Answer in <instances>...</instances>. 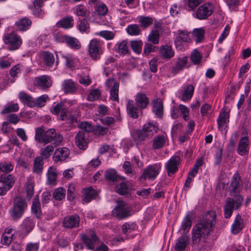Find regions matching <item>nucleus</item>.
<instances>
[{
  "label": "nucleus",
  "instance_id": "nucleus-58",
  "mask_svg": "<svg viewBox=\"0 0 251 251\" xmlns=\"http://www.w3.org/2000/svg\"><path fill=\"white\" fill-rule=\"evenodd\" d=\"M66 107L63 102H60L53 106L51 110L52 114L58 115Z\"/></svg>",
  "mask_w": 251,
  "mask_h": 251
},
{
  "label": "nucleus",
  "instance_id": "nucleus-43",
  "mask_svg": "<svg viewBox=\"0 0 251 251\" xmlns=\"http://www.w3.org/2000/svg\"><path fill=\"white\" fill-rule=\"evenodd\" d=\"M165 142V136L158 135L153 139L152 147L155 149H160L164 145Z\"/></svg>",
  "mask_w": 251,
  "mask_h": 251
},
{
  "label": "nucleus",
  "instance_id": "nucleus-36",
  "mask_svg": "<svg viewBox=\"0 0 251 251\" xmlns=\"http://www.w3.org/2000/svg\"><path fill=\"white\" fill-rule=\"evenodd\" d=\"M31 211L36 218H39L40 217L41 215V210L40 208V203L38 198L34 199L31 206Z\"/></svg>",
  "mask_w": 251,
  "mask_h": 251
},
{
  "label": "nucleus",
  "instance_id": "nucleus-55",
  "mask_svg": "<svg viewBox=\"0 0 251 251\" xmlns=\"http://www.w3.org/2000/svg\"><path fill=\"white\" fill-rule=\"evenodd\" d=\"M49 97L46 95H43L36 100H33L34 106H36L38 107H42L45 105L47 100Z\"/></svg>",
  "mask_w": 251,
  "mask_h": 251
},
{
  "label": "nucleus",
  "instance_id": "nucleus-29",
  "mask_svg": "<svg viewBox=\"0 0 251 251\" xmlns=\"http://www.w3.org/2000/svg\"><path fill=\"white\" fill-rule=\"evenodd\" d=\"M42 58L46 67L49 68L51 67L54 62L55 58L53 54L48 51H45L42 54Z\"/></svg>",
  "mask_w": 251,
  "mask_h": 251
},
{
  "label": "nucleus",
  "instance_id": "nucleus-26",
  "mask_svg": "<svg viewBox=\"0 0 251 251\" xmlns=\"http://www.w3.org/2000/svg\"><path fill=\"white\" fill-rule=\"evenodd\" d=\"M229 117V110L227 108H223L218 120V125L219 128H222L225 124L228 122Z\"/></svg>",
  "mask_w": 251,
  "mask_h": 251
},
{
  "label": "nucleus",
  "instance_id": "nucleus-34",
  "mask_svg": "<svg viewBox=\"0 0 251 251\" xmlns=\"http://www.w3.org/2000/svg\"><path fill=\"white\" fill-rule=\"evenodd\" d=\"M0 182L3 183L4 185L10 189L14 183V180L12 175H6L2 174L0 178Z\"/></svg>",
  "mask_w": 251,
  "mask_h": 251
},
{
  "label": "nucleus",
  "instance_id": "nucleus-12",
  "mask_svg": "<svg viewBox=\"0 0 251 251\" xmlns=\"http://www.w3.org/2000/svg\"><path fill=\"white\" fill-rule=\"evenodd\" d=\"M177 32V35L176 37L175 43L176 48L181 50L184 44L190 41V38L188 31L186 30H178Z\"/></svg>",
  "mask_w": 251,
  "mask_h": 251
},
{
  "label": "nucleus",
  "instance_id": "nucleus-22",
  "mask_svg": "<svg viewBox=\"0 0 251 251\" xmlns=\"http://www.w3.org/2000/svg\"><path fill=\"white\" fill-rule=\"evenodd\" d=\"M80 236L88 249L90 250H94L95 249L94 244L96 243L98 241V237L94 232L91 233V238L84 233L81 234Z\"/></svg>",
  "mask_w": 251,
  "mask_h": 251
},
{
  "label": "nucleus",
  "instance_id": "nucleus-38",
  "mask_svg": "<svg viewBox=\"0 0 251 251\" xmlns=\"http://www.w3.org/2000/svg\"><path fill=\"white\" fill-rule=\"evenodd\" d=\"M19 98L21 101L25 104L30 107L34 106L33 99L27 94L24 92H21L19 93Z\"/></svg>",
  "mask_w": 251,
  "mask_h": 251
},
{
  "label": "nucleus",
  "instance_id": "nucleus-28",
  "mask_svg": "<svg viewBox=\"0 0 251 251\" xmlns=\"http://www.w3.org/2000/svg\"><path fill=\"white\" fill-rule=\"evenodd\" d=\"M74 21L72 16H67L58 21L56 24L58 27L65 29L70 28L73 27Z\"/></svg>",
  "mask_w": 251,
  "mask_h": 251
},
{
  "label": "nucleus",
  "instance_id": "nucleus-30",
  "mask_svg": "<svg viewBox=\"0 0 251 251\" xmlns=\"http://www.w3.org/2000/svg\"><path fill=\"white\" fill-rule=\"evenodd\" d=\"M31 21L26 18H23L16 22L17 28L21 31H25L28 29L31 25Z\"/></svg>",
  "mask_w": 251,
  "mask_h": 251
},
{
  "label": "nucleus",
  "instance_id": "nucleus-61",
  "mask_svg": "<svg viewBox=\"0 0 251 251\" xmlns=\"http://www.w3.org/2000/svg\"><path fill=\"white\" fill-rule=\"evenodd\" d=\"M26 191L27 197L30 199L34 194V184L31 180H28L26 184Z\"/></svg>",
  "mask_w": 251,
  "mask_h": 251
},
{
  "label": "nucleus",
  "instance_id": "nucleus-17",
  "mask_svg": "<svg viewBox=\"0 0 251 251\" xmlns=\"http://www.w3.org/2000/svg\"><path fill=\"white\" fill-rule=\"evenodd\" d=\"M69 150L66 148H59L56 149L53 155V159L55 162L63 161L69 156Z\"/></svg>",
  "mask_w": 251,
  "mask_h": 251
},
{
  "label": "nucleus",
  "instance_id": "nucleus-20",
  "mask_svg": "<svg viewBox=\"0 0 251 251\" xmlns=\"http://www.w3.org/2000/svg\"><path fill=\"white\" fill-rule=\"evenodd\" d=\"M136 106L141 109H145L149 103V99L146 95L143 93H138L135 98Z\"/></svg>",
  "mask_w": 251,
  "mask_h": 251
},
{
  "label": "nucleus",
  "instance_id": "nucleus-14",
  "mask_svg": "<svg viewBox=\"0 0 251 251\" xmlns=\"http://www.w3.org/2000/svg\"><path fill=\"white\" fill-rule=\"evenodd\" d=\"M180 161L179 156L174 155L166 163L165 167L169 176H171L176 172Z\"/></svg>",
  "mask_w": 251,
  "mask_h": 251
},
{
  "label": "nucleus",
  "instance_id": "nucleus-37",
  "mask_svg": "<svg viewBox=\"0 0 251 251\" xmlns=\"http://www.w3.org/2000/svg\"><path fill=\"white\" fill-rule=\"evenodd\" d=\"M96 195V192L92 187L85 189L83 191V200L86 202H89Z\"/></svg>",
  "mask_w": 251,
  "mask_h": 251
},
{
  "label": "nucleus",
  "instance_id": "nucleus-25",
  "mask_svg": "<svg viewBox=\"0 0 251 251\" xmlns=\"http://www.w3.org/2000/svg\"><path fill=\"white\" fill-rule=\"evenodd\" d=\"M35 83L36 85L43 88H49L51 85V81L50 77L47 75H42L35 78Z\"/></svg>",
  "mask_w": 251,
  "mask_h": 251
},
{
  "label": "nucleus",
  "instance_id": "nucleus-48",
  "mask_svg": "<svg viewBox=\"0 0 251 251\" xmlns=\"http://www.w3.org/2000/svg\"><path fill=\"white\" fill-rule=\"evenodd\" d=\"M127 33L132 36H136L140 33L141 30L138 25L132 24L126 28Z\"/></svg>",
  "mask_w": 251,
  "mask_h": 251
},
{
  "label": "nucleus",
  "instance_id": "nucleus-7",
  "mask_svg": "<svg viewBox=\"0 0 251 251\" xmlns=\"http://www.w3.org/2000/svg\"><path fill=\"white\" fill-rule=\"evenodd\" d=\"M243 183L238 173H235L231 179L229 186L231 196L236 198L242 189Z\"/></svg>",
  "mask_w": 251,
  "mask_h": 251
},
{
  "label": "nucleus",
  "instance_id": "nucleus-24",
  "mask_svg": "<svg viewBox=\"0 0 251 251\" xmlns=\"http://www.w3.org/2000/svg\"><path fill=\"white\" fill-rule=\"evenodd\" d=\"M189 237L183 235L176 241L175 249L176 251H183L188 244Z\"/></svg>",
  "mask_w": 251,
  "mask_h": 251
},
{
  "label": "nucleus",
  "instance_id": "nucleus-21",
  "mask_svg": "<svg viewBox=\"0 0 251 251\" xmlns=\"http://www.w3.org/2000/svg\"><path fill=\"white\" fill-rule=\"evenodd\" d=\"M249 141L247 137H242L238 144L237 149V152L240 155H245L247 154L249 151Z\"/></svg>",
  "mask_w": 251,
  "mask_h": 251
},
{
  "label": "nucleus",
  "instance_id": "nucleus-15",
  "mask_svg": "<svg viewBox=\"0 0 251 251\" xmlns=\"http://www.w3.org/2000/svg\"><path fill=\"white\" fill-rule=\"evenodd\" d=\"M212 4L207 3L200 6L197 10V17L199 19H205L210 16L213 10Z\"/></svg>",
  "mask_w": 251,
  "mask_h": 251
},
{
  "label": "nucleus",
  "instance_id": "nucleus-4",
  "mask_svg": "<svg viewBox=\"0 0 251 251\" xmlns=\"http://www.w3.org/2000/svg\"><path fill=\"white\" fill-rule=\"evenodd\" d=\"M63 140V137L60 134H57L54 129H49L45 131L42 143L46 145L53 141L55 146H59Z\"/></svg>",
  "mask_w": 251,
  "mask_h": 251
},
{
  "label": "nucleus",
  "instance_id": "nucleus-18",
  "mask_svg": "<svg viewBox=\"0 0 251 251\" xmlns=\"http://www.w3.org/2000/svg\"><path fill=\"white\" fill-rule=\"evenodd\" d=\"M159 55L161 58L169 60L174 56L175 51L172 46L163 45L160 47Z\"/></svg>",
  "mask_w": 251,
  "mask_h": 251
},
{
  "label": "nucleus",
  "instance_id": "nucleus-23",
  "mask_svg": "<svg viewBox=\"0 0 251 251\" xmlns=\"http://www.w3.org/2000/svg\"><path fill=\"white\" fill-rule=\"evenodd\" d=\"M62 39L63 42L73 49L78 50L81 48V44L76 38L64 35Z\"/></svg>",
  "mask_w": 251,
  "mask_h": 251
},
{
  "label": "nucleus",
  "instance_id": "nucleus-8",
  "mask_svg": "<svg viewBox=\"0 0 251 251\" xmlns=\"http://www.w3.org/2000/svg\"><path fill=\"white\" fill-rule=\"evenodd\" d=\"M160 169V164L149 165L144 170L141 177L144 179H154L158 175Z\"/></svg>",
  "mask_w": 251,
  "mask_h": 251
},
{
  "label": "nucleus",
  "instance_id": "nucleus-35",
  "mask_svg": "<svg viewBox=\"0 0 251 251\" xmlns=\"http://www.w3.org/2000/svg\"><path fill=\"white\" fill-rule=\"evenodd\" d=\"M43 169V158L40 156L36 157L34 160L33 172L34 173L40 174Z\"/></svg>",
  "mask_w": 251,
  "mask_h": 251
},
{
  "label": "nucleus",
  "instance_id": "nucleus-50",
  "mask_svg": "<svg viewBox=\"0 0 251 251\" xmlns=\"http://www.w3.org/2000/svg\"><path fill=\"white\" fill-rule=\"evenodd\" d=\"M54 150V147L51 145H49L42 149L41 151V155L43 159L49 158L52 153Z\"/></svg>",
  "mask_w": 251,
  "mask_h": 251
},
{
  "label": "nucleus",
  "instance_id": "nucleus-54",
  "mask_svg": "<svg viewBox=\"0 0 251 251\" xmlns=\"http://www.w3.org/2000/svg\"><path fill=\"white\" fill-rule=\"evenodd\" d=\"M152 19L150 17L140 16L139 18V22L141 26L146 28L152 24Z\"/></svg>",
  "mask_w": 251,
  "mask_h": 251
},
{
  "label": "nucleus",
  "instance_id": "nucleus-3",
  "mask_svg": "<svg viewBox=\"0 0 251 251\" xmlns=\"http://www.w3.org/2000/svg\"><path fill=\"white\" fill-rule=\"evenodd\" d=\"M233 198L228 197L226 199L224 206V216L227 219L231 217L233 210L238 209L241 206L243 201V197L238 195Z\"/></svg>",
  "mask_w": 251,
  "mask_h": 251
},
{
  "label": "nucleus",
  "instance_id": "nucleus-42",
  "mask_svg": "<svg viewBox=\"0 0 251 251\" xmlns=\"http://www.w3.org/2000/svg\"><path fill=\"white\" fill-rule=\"evenodd\" d=\"M153 112L159 118H161L163 114V105L160 101H155L152 108Z\"/></svg>",
  "mask_w": 251,
  "mask_h": 251
},
{
  "label": "nucleus",
  "instance_id": "nucleus-51",
  "mask_svg": "<svg viewBox=\"0 0 251 251\" xmlns=\"http://www.w3.org/2000/svg\"><path fill=\"white\" fill-rule=\"evenodd\" d=\"M45 133V128L43 126L35 128V140L39 143H42Z\"/></svg>",
  "mask_w": 251,
  "mask_h": 251
},
{
  "label": "nucleus",
  "instance_id": "nucleus-45",
  "mask_svg": "<svg viewBox=\"0 0 251 251\" xmlns=\"http://www.w3.org/2000/svg\"><path fill=\"white\" fill-rule=\"evenodd\" d=\"M14 169V165L10 162L3 161L0 162V171L3 174H8Z\"/></svg>",
  "mask_w": 251,
  "mask_h": 251
},
{
  "label": "nucleus",
  "instance_id": "nucleus-1",
  "mask_svg": "<svg viewBox=\"0 0 251 251\" xmlns=\"http://www.w3.org/2000/svg\"><path fill=\"white\" fill-rule=\"evenodd\" d=\"M216 215L213 211L207 212L201 222L192 229V243L198 244L202 237L208 235L213 229Z\"/></svg>",
  "mask_w": 251,
  "mask_h": 251
},
{
  "label": "nucleus",
  "instance_id": "nucleus-6",
  "mask_svg": "<svg viewBox=\"0 0 251 251\" xmlns=\"http://www.w3.org/2000/svg\"><path fill=\"white\" fill-rule=\"evenodd\" d=\"M3 41L5 44L9 45V48L11 50H17L22 44V40L20 37L14 32H12L4 36Z\"/></svg>",
  "mask_w": 251,
  "mask_h": 251
},
{
  "label": "nucleus",
  "instance_id": "nucleus-32",
  "mask_svg": "<svg viewBox=\"0 0 251 251\" xmlns=\"http://www.w3.org/2000/svg\"><path fill=\"white\" fill-rule=\"evenodd\" d=\"M126 108L128 115L134 119L138 117V109H139L137 106H135L133 104V101L131 100H128L126 105Z\"/></svg>",
  "mask_w": 251,
  "mask_h": 251
},
{
  "label": "nucleus",
  "instance_id": "nucleus-44",
  "mask_svg": "<svg viewBox=\"0 0 251 251\" xmlns=\"http://www.w3.org/2000/svg\"><path fill=\"white\" fill-rule=\"evenodd\" d=\"M204 31L203 29L196 28L193 31V35L196 43H200L204 38Z\"/></svg>",
  "mask_w": 251,
  "mask_h": 251
},
{
  "label": "nucleus",
  "instance_id": "nucleus-57",
  "mask_svg": "<svg viewBox=\"0 0 251 251\" xmlns=\"http://www.w3.org/2000/svg\"><path fill=\"white\" fill-rule=\"evenodd\" d=\"M97 35L104 38L107 40H112L114 38L115 33L111 31L102 30L96 33Z\"/></svg>",
  "mask_w": 251,
  "mask_h": 251
},
{
  "label": "nucleus",
  "instance_id": "nucleus-63",
  "mask_svg": "<svg viewBox=\"0 0 251 251\" xmlns=\"http://www.w3.org/2000/svg\"><path fill=\"white\" fill-rule=\"evenodd\" d=\"M79 127L81 129V131L89 133L92 132L94 128L91 124L87 122H83L79 125Z\"/></svg>",
  "mask_w": 251,
  "mask_h": 251
},
{
  "label": "nucleus",
  "instance_id": "nucleus-13",
  "mask_svg": "<svg viewBox=\"0 0 251 251\" xmlns=\"http://www.w3.org/2000/svg\"><path fill=\"white\" fill-rule=\"evenodd\" d=\"M89 133L83 131H80L77 133L75 137V144L80 149L85 150L88 143Z\"/></svg>",
  "mask_w": 251,
  "mask_h": 251
},
{
  "label": "nucleus",
  "instance_id": "nucleus-52",
  "mask_svg": "<svg viewBox=\"0 0 251 251\" xmlns=\"http://www.w3.org/2000/svg\"><path fill=\"white\" fill-rule=\"evenodd\" d=\"M202 58L201 54L197 50L192 51L191 55L192 62L196 65L199 64Z\"/></svg>",
  "mask_w": 251,
  "mask_h": 251
},
{
  "label": "nucleus",
  "instance_id": "nucleus-5",
  "mask_svg": "<svg viewBox=\"0 0 251 251\" xmlns=\"http://www.w3.org/2000/svg\"><path fill=\"white\" fill-rule=\"evenodd\" d=\"M157 130L156 124L148 123L144 126L142 130L137 133L138 137L140 140H144L146 138L151 137Z\"/></svg>",
  "mask_w": 251,
  "mask_h": 251
},
{
  "label": "nucleus",
  "instance_id": "nucleus-56",
  "mask_svg": "<svg viewBox=\"0 0 251 251\" xmlns=\"http://www.w3.org/2000/svg\"><path fill=\"white\" fill-rule=\"evenodd\" d=\"M65 196V190L61 187L56 189L53 193V198L57 201L61 200Z\"/></svg>",
  "mask_w": 251,
  "mask_h": 251
},
{
  "label": "nucleus",
  "instance_id": "nucleus-46",
  "mask_svg": "<svg viewBox=\"0 0 251 251\" xmlns=\"http://www.w3.org/2000/svg\"><path fill=\"white\" fill-rule=\"evenodd\" d=\"M47 176L49 183L54 184L55 182L57 176V171L55 168L50 167L47 173Z\"/></svg>",
  "mask_w": 251,
  "mask_h": 251
},
{
  "label": "nucleus",
  "instance_id": "nucleus-49",
  "mask_svg": "<svg viewBox=\"0 0 251 251\" xmlns=\"http://www.w3.org/2000/svg\"><path fill=\"white\" fill-rule=\"evenodd\" d=\"M130 190L129 185H127L125 182H122L117 185L116 191L120 195L128 194Z\"/></svg>",
  "mask_w": 251,
  "mask_h": 251
},
{
  "label": "nucleus",
  "instance_id": "nucleus-19",
  "mask_svg": "<svg viewBox=\"0 0 251 251\" xmlns=\"http://www.w3.org/2000/svg\"><path fill=\"white\" fill-rule=\"evenodd\" d=\"M79 221L80 219L78 216L76 215H72L65 218L63 225L66 228L76 227L79 226Z\"/></svg>",
  "mask_w": 251,
  "mask_h": 251
},
{
  "label": "nucleus",
  "instance_id": "nucleus-9",
  "mask_svg": "<svg viewBox=\"0 0 251 251\" xmlns=\"http://www.w3.org/2000/svg\"><path fill=\"white\" fill-rule=\"evenodd\" d=\"M112 215L120 219H124L130 216L129 209L124 201H119L112 210Z\"/></svg>",
  "mask_w": 251,
  "mask_h": 251
},
{
  "label": "nucleus",
  "instance_id": "nucleus-16",
  "mask_svg": "<svg viewBox=\"0 0 251 251\" xmlns=\"http://www.w3.org/2000/svg\"><path fill=\"white\" fill-rule=\"evenodd\" d=\"M174 61L175 65L172 67V72L176 74L187 66L188 59L186 56H182L176 58Z\"/></svg>",
  "mask_w": 251,
  "mask_h": 251
},
{
  "label": "nucleus",
  "instance_id": "nucleus-27",
  "mask_svg": "<svg viewBox=\"0 0 251 251\" xmlns=\"http://www.w3.org/2000/svg\"><path fill=\"white\" fill-rule=\"evenodd\" d=\"M62 87L65 93H73L76 91L75 84L72 79L65 80L62 83Z\"/></svg>",
  "mask_w": 251,
  "mask_h": 251
},
{
  "label": "nucleus",
  "instance_id": "nucleus-10",
  "mask_svg": "<svg viewBox=\"0 0 251 251\" xmlns=\"http://www.w3.org/2000/svg\"><path fill=\"white\" fill-rule=\"evenodd\" d=\"M105 84L107 87L110 89V99L113 101H118L119 84L115 79L110 78L107 80Z\"/></svg>",
  "mask_w": 251,
  "mask_h": 251
},
{
  "label": "nucleus",
  "instance_id": "nucleus-31",
  "mask_svg": "<svg viewBox=\"0 0 251 251\" xmlns=\"http://www.w3.org/2000/svg\"><path fill=\"white\" fill-rule=\"evenodd\" d=\"M194 91V86L191 84L188 85L183 90L180 99L184 101L190 100L193 96Z\"/></svg>",
  "mask_w": 251,
  "mask_h": 251
},
{
  "label": "nucleus",
  "instance_id": "nucleus-60",
  "mask_svg": "<svg viewBox=\"0 0 251 251\" xmlns=\"http://www.w3.org/2000/svg\"><path fill=\"white\" fill-rule=\"evenodd\" d=\"M142 42L141 41H132L130 45L132 50L137 53H140L142 50Z\"/></svg>",
  "mask_w": 251,
  "mask_h": 251
},
{
  "label": "nucleus",
  "instance_id": "nucleus-41",
  "mask_svg": "<svg viewBox=\"0 0 251 251\" xmlns=\"http://www.w3.org/2000/svg\"><path fill=\"white\" fill-rule=\"evenodd\" d=\"M75 13L78 16L87 17L90 12L86 7L82 5H78L74 8Z\"/></svg>",
  "mask_w": 251,
  "mask_h": 251
},
{
  "label": "nucleus",
  "instance_id": "nucleus-47",
  "mask_svg": "<svg viewBox=\"0 0 251 251\" xmlns=\"http://www.w3.org/2000/svg\"><path fill=\"white\" fill-rule=\"evenodd\" d=\"M123 168L125 174L133 177H136V173L132 169L129 161H125L123 165Z\"/></svg>",
  "mask_w": 251,
  "mask_h": 251
},
{
  "label": "nucleus",
  "instance_id": "nucleus-53",
  "mask_svg": "<svg viewBox=\"0 0 251 251\" xmlns=\"http://www.w3.org/2000/svg\"><path fill=\"white\" fill-rule=\"evenodd\" d=\"M19 110V105L17 103H10L7 104L1 111L2 114H5L10 112H16Z\"/></svg>",
  "mask_w": 251,
  "mask_h": 251
},
{
  "label": "nucleus",
  "instance_id": "nucleus-62",
  "mask_svg": "<svg viewBox=\"0 0 251 251\" xmlns=\"http://www.w3.org/2000/svg\"><path fill=\"white\" fill-rule=\"evenodd\" d=\"M149 40L154 44H157L159 41V32L157 30L152 31L149 35Z\"/></svg>",
  "mask_w": 251,
  "mask_h": 251
},
{
  "label": "nucleus",
  "instance_id": "nucleus-33",
  "mask_svg": "<svg viewBox=\"0 0 251 251\" xmlns=\"http://www.w3.org/2000/svg\"><path fill=\"white\" fill-rule=\"evenodd\" d=\"M243 228V221L241 217L237 215L235 218L234 222L231 226V231L233 234H237Z\"/></svg>",
  "mask_w": 251,
  "mask_h": 251
},
{
  "label": "nucleus",
  "instance_id": "nucleus-11",
  "mask_svg": "<svg viewBox=\"0 0 251 251\" xmlns=\"http://www.w3.org/2000/svg\"><path fill=\"white\" fill-rule=\"evenodd\" d=\"M89 53L91 57L95 59L100 58L102 53L101 45L97 39L92 40L89 45Z\"/></svg>",
  "mask_w": 251,
  "mask_h": 251
},
{
  "label": "nucleus",
  "instance_id": "nucleus-40",
  "mask_svg": "<svg viewBox=\"0 0 251 251\" xmlns=\"http://www.w3.org/2000/svg\"><path fill=\"white\" fill-rule=\"evenodd\" d=\"M34 225V223L32 219L30 217H26L23 220L22 226L25 232L29 233L33 228Z\"/></svg>",
  "mask_w": 251,
  "mask_h": 251
},
{
  "label": "nucleus",
  "instance_id": "nucleus-39",
  "mask_svg": "<svg viewBox=\"0 0 251 251\" xmlns=\"http://www.w3.org/2000/svg\"><path fill=\"white\" fill-rule=\"evenodd\" d=\"M115 48L116 51L120 54H125L129 51L127 42L126 41L118 43Z\"/></svg>",
  "mask_w": 251,
  "mask_h": 251
},
{
  "label": "nucleus",
  "instance_id": "nucleus-2",
  "mask_svg": "<svg viewBox=\"0 0 251 251\" xmlns=\"http://www.w3.org/2000/svg\"><path fill=\"white\" fill-rule=\"evenodd\" d=\"M27 208V204L25 199L17 197L13 201L12 206L9 209L10 218L14 221H17L22 218Z\"/></svg>",
  "mask_w": 251,
  "mask_h": 251
},
{
  "label": "nucleus",
  "instance_id": "nucleus-64",
  "mask_svg": "<svg viewBox=\"0 0 251 251\" xmlns=\"http://www.w3.org/2000/svg\"><path fill=\"white\" fill-rule=\"evenodd\" d=\"M192 222L190 217L188 215H187L184 218L181 226L184 231L189 230L191 227Z\"/></svg>",
  "mask_w": 251,
  "mask_h": 251
},
{
  "label": "nucleus",
  "instance_id": "nucleus-59",
  "mask_svg": "<svg viewBox=\"0 0 251 251\" xmlns=\"http://www.w3.org/2000/svg\"><path fill=\"white\" fill-rule=\"evenodd\" d=\"M76 189L75 186L74 184H70L68 185L67 190V199L70 201H73L75 195Z\"/></svg>",
  "mask_w": 251,
  "mask_h": 251
}]
</instances>
